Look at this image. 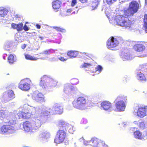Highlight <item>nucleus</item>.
<instances>
[{
    "instance_id": "f257e3e1",
    "label": "nucleus",
    "mask_w": 147,
    "mask_h": 147,
    "mask_svg": "<svg viewBox=\"0 0 147 147\" xmlns=\"http://www.w3.org/2000/svg\"><path fill=\"white\" fill-rule=\"evenodd\" d=\"M17 118L13 117L9 120L7 123L3 125L0 128L1 132L2 134H10L13 132L14 129L13 125L16 123Z\"/></svg>"
},
{
    "instance_id": "f03ea898",
    "label": "nucleus",
    "mask_w": 147,
    "mask_h": 147,
    "mask_svg": "<svg viewBox=\"0 0 147 147\" xmlns=\"http://www.w3.org/2000/svg\"><path fill=\"white\" fill-rule=\"evenodd\" d=\"M116 21L117 23L119 26L124 27L126 29L131 28L133 25V21L123 15H119L116 16Z\"/></svg>"
},
{
    "instance_id": "7ed1b4c3",
    "label": "nucleus",
    "mask_w": 147,
    "mask_h": 147,
    "mask_svg": "<svg viewBox=\"0 0 147 147\" xmlns=\"http://www.w3.org/2000/svg\"><path fill=\"white\" fill-rule=\"evenodd\" d=\"M139 8V4L137 1H132L129 3L128 8L124 11V14L127 17L132 16L138 12Z\"/></svg>"
},
{
    "instance_id": "20e7f679",
    "label": "nucleus",
    "mask_w": 147,
    "mask_h": 147,
    "mask_svg": "<svg viewBox=\"0 0 147 147\" xmlns=\"http://www.w3.org/2000/svg\"><path fill=\"white\" fill-rule=\"evenodd\" d=\"M127 100L126 97L124 96L119 95L117 97L115 101V109L116 111L121 112L124 111L126 107L125 105L124 101L121 100L125 102Z\"/></svg>"
},
{
    "instance_id": "39448f33",
    "label": "nucleus",
    "mask_w": 147,
    "mask_h": 147,
    "mask_svg": "<svg viewBox=\"0 0 147 147\" xmlns=\"http://www.w3.org/2000/svg\"><path fill=\"white\" fill-rule=\"evenodd\" d=\"M53 110L50 108L42 112L44 116H48L50 114H61L63 112V108L60 105L56 104L53 108Z\"/></svg>"
},
{
    "instance_id": "423d86ee",
    "label": "nucleus",
    "mask_w": 147,
    "mask_h": 147,
    "mask_svg": "<svg viewBox=\"0 0 147 147\" xmlns=\"http://www.w3.org/2000/svg\"><path fill=\"white\" fill-rule=\"evenodd\" d=\"M65 130L59 129L57 132L55 138L54 142L56 144H60L63 143L66 137V128Z\"/></svg>"
},
{
    "instance_id": "0eeeda50",
    "label": "nucleus",
    "mask_w": 147,
    "mask_h": 147,
    "mask_svg": "<svg viewBox=\"0 0 147 147\" xmlns=\"http://www.w3.org/2000/svg\"><path fill=\"white\" fill-rule=\"evenodd\" d=\"M86 103V98L84 97L80 96L76 100H74L72 104L74 107L83 110L84 109Z\"/></svg>"
},
{
    "instance_id": "6e6552de",
    "label": "nucleus",
    "mask_w": 147,
    "mask_h": 147,
    "mask_svg": "<svg viewBox=\"0 0 147 147\" xmlns=\"http://www.w3.org/2000/svg\"><path fill=\"white\" fill-rule=\"evenodd\" d=\"M121 40V38L119 37H114L111 36L107 41V47L109 49L112 50L113 48L117 46Z\"/></svg>"
},
{
    "instance_id": "1a4fd4ad",
    "label": "nucleus",
    "mask_w": 147,
    "mask_h": 147,
    "mask_svg": "<svg viewBox=\"0 0 147 147\" xmlns=\"http://www.w3.org/2000/svg\"><path fill=\"white\" fill-rule=\"evenodd\" d=\"M144 43L143 42H138L133 46V49L135 51L143 53L142 56L144 57L147 56V49H145Z\"/></svg>"
},
{
    "instance_id": "9d476101",
    "label": "nucleus",
    "mask_w": 147,
    "mask_h": 147,
    "mask_svg": "<svg viewBox=\"0 0 147 147\" xmlns=\"http://www.w3.org/2000/svg\"><path fill=\"white\" fill-rule=\"evenodd\" d=\"M31 81L29 79H24L20 82L19 88L22 90H28L30 88Z\"/></svg>"
},
{
    "instance_id": "9b49d317",
    "label": "nucleus",
    "mask_w": 147,
    "mask_h": 147,
    "mask_svg": "<svg viewBox=\"0 0 147 147\" xmlns=\"http://www.w3.org/2000/svg\"><path fill=\"white\" fill-rule=\"evenodd\" d=\"M91 146L94 147H108L104 142L101 141L100 140L95 137H92L91 139Z\"/></svg>"
},
{
    "instance_id": "f8f14e48",
    "label": "nucleus",
    "mask_w": 147,
    "mask_h": 147,
    "mask_svg": "<svg viewBox=\"0 0 147 147\" xmlns=\"http://www.w3.org/2000/svg\"><path fill=\"white\" fill-rule=\"evenodd\" d=\"M67 55L70 58H75L77 56H78L79 57L83 58H86V56H88L86 53H82L79 52L77 51H68L67 53Z\"/></svg>"
},
{
    "instance_id": "ddd939ff",
    "label": "nucleus",
    "mask_w": 147,
    "mask_h": 147,
    "mask_svg": "<svg viewBox=\"0 0 147 147\" xmlns=\"http://www.w3.org/2000/svg\"><path fill=\"white\" fill-rule=\"evenodd\" d=\"M137 116L142 118L147 115V106L140 107L138 108L137 112Z\"/></svg>"
},
{
    "instance_id": "4468645a",
    "label": "nucleus",
    "mask_w": 147,
    "mask_h": 147,
    "mask_svg": "<svg viewBox=\"0 0 147 147\" xmlns=\"http://www.w3.org/2000/svg\"><path fill=\"white\" fill-rule=\"evenodd\" d=\"M33 99L37 102H42L45 101V97L42 93L38 92L34 94L32 97Z\"/></svg>"
},
{
    "instance_id": "2eb2a0df",
    "label": "nucleus",
    "mask_w": 147,
    "mask_h": 147,
    "mask_svg": "<svg viewBox=\"0 0 147 147\" xmlns=\"http://www.w3.org/2000/svg\"><path fill=\"white\" fill-rule=\"evenodd\" d=\"M31 113H25L24 112L19 111L17 113L19 119H29L31 116Z\"/></svg>"
},
{
    "instance_id": "dca6fc26",
    "label": "nucleus",
    "mask_w": 147,
    "mask_h": 147,
    "mask_svg": "<svg viewBox=\"0 0 147 147\" xmlns=\"http://www.w3.org/2000/svg\"><path fill=\"white\" fill-rule=\"evenodd\" d=\"M101 107L105 110L110 111L112 108L111 103L109 101H104L101 104Z\"/></svg>"
},
{
    "instance_id": "f3484780",
    "label": "nucleus",
    "mask_w": 147,
    "mask_h": 147,
    "mask_svg": "<svg viewBox=\"0 0 147 147\" xmlns=\"http://www.w3.org/2000/svg\"><path fill=\"white\" fill-rule=\"evenodd\" d=\"M62 3L59 0H55L52 2V6L53 9L58 11L61 6Z\"/></svg>"
},
{
    "instance_id": "a211bd4d",
    "label": "nucleus",
    "mask_w": 147,
    "mask_h": 147,
    "mask_svg": "<svg viewBox=\"0 0 147 147\" xmlns=\"http://www.w3.org/2000/svg\"><path fill=\"white\" fill-rule=\"evenodd\" d=\"M23 126L24 130L27 132L30 131L32 128L31 123L28 121L23 122Z\"/></svg>"
},
{
    "instance_id": "6ab92c4d",
    "label": "nucleus",
    "mask_w": 147,
    "mask_h": 147,
    "mask_svg": "<svg viewBox=\"0 0 147 147\" xmlns=\"http://www.w3.org/2000/svg\"><path fill=\"white\" fill-rule=\"evenodd\" d=\"M49 78L46 76H44L41 78L40 85L42 88H45L46 86V82L49 80Z\"/></svg>"
},
{
    "instance_id": "aec40b11",
    "label": "nucleus",
    "mask_w": 147,
    "mask_h": 147,
    "mask_svg": "<svg viewBox=\"0 0 147 147\" xmlns=\"http://www.w3.org/2000/svg\"><path fill=\"white\" fill-rule=\"evenodd\" d=\"M134 134L135 138L141 140L143 139L144 137L142 133L139 131H135L134 132Z\"/></svg>"
},
{
    "instance_id": "412c9836",
    "label": "nucleus",
    "mask_w": 147,
    "mask_h": 147,
    "mask_svg": "<svg viewBox=\"0 0 147 147\" xmlns=\"http://www.w3.org/2000/svg\"><path fill=\"white\" fill-rule=\"evenodd\" d=\"M137 78L139 80L142 81H147V77L146 76L142 73H139L137 74Z\"/></svg>"
},
{
    "instance_id": "4be33fe9",
    "label": "nucleus",
    "mask_w": 147,
    "mask_h": 147,
    "mask_svg": "<svg viewBox=\"0 0 147 147\" xmlns=\"http://www.w3.org/2000/svg\"><path fill=\"white\" fill-rule=\"evenodd\" d=\"M8 12L7 9L3 7H0V16L4 17L6 16Z\"/></svg>"
},
{
    "instance_id": "5701e85b",
    "label": "nucleus",
    "mask_w": 147,
    "mask_h": 147,
    "mask_svg": "<svg viewBox=\"0 0 147 147\" xmlns=\"http://www.w3.org/2000/svg\"><path fill=\"white\" fill-rule=\"evenodd\" d=\"M8 62L10 64H13L16 62V59L13 55L10 54L8 57Z\"/></svg>"
},
{
    "instance_id": "b1692460",
    "label": "nucleus",
    "mask_w": 147,
    "mask_h": 147,
    "mask_svg": "<svg viewBox=\"0 0 147 147\" xmlns=\"http://www.w3.org/2000/svg\"><path fill=\"white\" fill-rule=\"evenodd\" d=\"M144 26L146 32H147V14L144 15V18L143 19Z\"/></svg>"
},
{
    "instance_id": "393cba45",
    "label": "nucleus",
    "mask_w": 147,
    "mask_h": 147,
    "mask_svg": "<svg viewBox=\"0 0 147 147\" xmlns=\"http://www.w3.org/2000/svg\"><path fill=\"white\" fill-rule=\"evenodd\" d=\"M25 58L29 60L34 61L37 60L38 58L32 57V56L27 54L25 55Z\"/></svg>"
},
{
    "instance_id": "a878e982",
    "label": "nucleus",
    "mask_w": 147,
    "mask_h": 147,
    "mask_svg": "<svg viewBox=\"0 0 147 147\" xmlns=\"http://www.w3.org/2000/svg\"><path fill=\"white\" fill-rule=\"evenodd\" d=\"M53 28L55 29L58 32H66V30L65 29L60 27L54 26L53 27Z\"/></svg>"
},
{
    "instance_id": "bb28decb",
    "label": "nucleus",
    "mask_w": 147,
    "mask_h": 147,
    "mask_svg": "<svg viewBox=\"0 0 147 147\" xmlns=\"http://www.w3.org/2000/svg\"><path fill=\"white\" fill-rule=\"evenodd\" d=\"M8 112L6 110H0V117H5L7 115Z\"/></svg>"
},
{
    "instance_id": "cd10ccee",
    "label": "nucleus",
    "mask_w": 147,
    "mask_h": 147,
    "mask_svg": "<svg viewBox=\"0 0 147 147\" xmlns=\"http://www.w3.org/2000/svg\"><path fill=\"white\" fill-rule=\"evenodd\" d=\"M58 124L59 126L60 127H65L67 126V123L63 120L59 121Z\"/></svg>"
},
{
    "instance_id": "c85d7f7f",
    "label": "nucleus",
    "mask_w": 147,
    "mask_h": 147,
    "mask_svg": "<svg viewBox=\"0 0 147 147\" xmlns=\"http://www.w3.org/2000/svg\"><path fill=\"white\" fill-rule=\"evenodd\" d=\"M17 28L16 30L18 31H22L23 29V24L22 23H21L17 24Z\"/></svg>"
},
{
    "instance_id": "c756f323",
    "label": "nucleus",
    "mask_w": 147,
    "mask_h": 147,
    "mask_svg": "<svg viewBox=\"0 0 147 147\" xmlns=\"http://www.w3.org/2000/svg\"><path fill=\"white\" fill-rule=\"evenodd\" d=\"M14 94L13 91L12 90H9L8 92V96L9 98H13L14 97Z\"/></svg>"
},
{
    "instance_id": "7c9ffc66",
    "label": "nucleus",
    "mask_w": 147,
    "mask_h": 147,
    "mask_svg": "<svg viewBox=\"0 0 147 147\" xmlns=\"http://www.w3.org/2000/svg\"><path fill=\"white\" fill-rule=\"evenodd\" d=\"M54 52L53 50L51 49L45 51L43 52V53L46 55H49L52 53Z\"/></svg>"
},
{
    "instance_id": "2f4dec72",
    "label": "nucleus",
    "mask_w": 147,
    "mask_h": 147,
    "mask_svg": "<svg viewBox=\"0 0 147 147\" xmlns=\"http://www.w3.org/2000/svg\"><path fill=\"white\" fill-rule=\"evenodd\" d=\"M98 2L97 1H93L92 2L91 6L93 9L96 8L98 6Z\"/></svg>"
},
{
    "instance_id": "473e14b6",
    "label": "nucleus",
    "mask_w": 147,
    "mask_h": 147,
    "mask_svg": "<svg viewBox=\"0 0 147 147\" xmlns=\"http://www.w3.org/2000/svg\"><path fill=\"white\" fill-rule=\"evenodd\" d=\"M81 139L83 140V143L85 145H90L91 146V140L89 141H86L83 138H81Z\"/></svg>"
},
{
    "instance_id": "72a5a7b5",
    "label": "nucleus",
    "mask_w": 147,
    "mask_h": 147,
    "mask_svg": "<svg viewBox=\"0 0 147 147\" xmlns=\"http://www.w3.org/2000/svg\"><path fill=\"white\" fill-rule=\"evenodd\" d=\"M138 126L140 128L144 129L145 127V125L144 122L143 121L140 122Z\"/></svg>"
},
{
    "instance_id": "f704fd0d",
    "label": "nucleus",
    "mask_w": 147,
    "mask_h": 147,
    "mask_svg": "<svg viewBox=\"0 0 147 147\" xmlns=\"http://www.w3.org/2000/svg\"><path fill=\"white\" fill-rule=\"evenodd\" d=\"M42 137L44 138H49L50 136V134L48 133L44 132L42 134Z\"/></svg>"
},
{
    "instance_id": "c9c22d12",
    "label": "nucleus",
    "mask_w": 147,
    "mask_h": 147,
    "mask_svg": "<svg viewBox=\"0 0 147 147\" xmlns=\"http://www.w3.org/2000/svg\"><path fill=\"white\" fill-rule=\"evenodd\" d=\"M92 65L89 63H84L82 65V67H87L89 66H90Z\"/></svg>"
},
{
    "instance_id": "e433bc0d",
    "label": "nucleus",
    "mask_w": 147,
    "mask_h": 147,
    "mask_svg": "<svg viewBox=\"0 0 147 147\" xmlns=\"http://www.w3.org/2000/svg\"><path fill=\"white\" fill-rule=\"evenodd\" d=\"M78 80L76 78H74L72 80V82L73 84L76 85L78 83Z\"/></svg>"
},
{
    "instance_id": "4c0bfd02",
    "label": "nucleus",
    "mask_w": 147,
    "mask_h": 147,
    "mask_svg": "<svg viewBox=\"0 0 147 147\" xmlns=\"http://www.w3.org/2000/svg\"><path fill=\"white\" fill-rule=\"evenodd\" d=\"M117 0H106L107 3L109 5L112 4Z\"/></svg>"
},
{
    "instance_id": "58836bf2",
    "label": "nucleus",
    "mask_w": 147,
    "mask_h": 147,
    "mask_svg": "<svg viewBox=\"0 0 147 147\" xmlns=\"http://www.w3.org/2000/svg\"><path fill=\"white\" fill-rule=\"evenodd\" d=\"M72 10V9L71 8L67 9L66 11V13H65V15L66 16H67L70 14Z\"/></svg>"
},
{
    "instance_id": "ea45409f",
    "label": "nucleus",
    "mask_w": 147,
    "mask_h": 147,
    "mask_svg": "<svg viewBox=\"0 0 147 147\" xmlns=\"http://www.w3.org/2000/svg\"><path fill=\"white\" fill-rule=\"evenodd\" d=\"M102 67L100 65H98L95 68V70L96 71H98L99 72H101L102 70Z\"/></svg>"
},
{
    "instance_id": "a19ab883",
    "label": "nucleus",
    "mask_w": 147,
    "mask_h": 147,
    "mask_svg": "<svg viewBox=\"0 0 147 147\" xmlns=\"http://www.w3.org/2000/svg\"><path fill=\"white\" fill-rule=\"evenodd\" d=\"M35 126L37 128H38L40 126V123L39 121L37 120V121L35 122Z\"/></svg>"
},
{
    "instance_id": "79ce46f5",
    "label": "nucleus",
    "mask_w": 147,
    "mask_h": 147,
    "mask_svg": "<svg viewBox=\"0 0 147 147\" xmlns=\"http://www.w3.org/2000/svg\"><path fill=\"white\" fill-rule=\"evenodd\" d=\"M77 3V1L76 0H72L71 3V6L74 7Z\"/></svg>"
},
{
    "instance_id": "37998d69",
    "label": "nucleus",
    "mask_w": 147,
    "mask_h": 147,
    "mask_svg": "<svg viewBox=\"0 0 147 147\" xmlns=\"http://www.w3.org/2000/svg\"><path fill=\"white\" fill-rule=\"evenodd\" d=\"M17 24L15 23H12L11 24V27L12 28H13L14 29H17Z\"/></svg>"
},
{
    "instance_id": "c03bdc74",
    "label": "nucleus",
    "mask_w": 147,
    "mask_h": 147,
    "mask_svg": "<svg viewBox=\"0 0 147 147\" xmlns=\"http://www.w3.org/2000/svg\"><path fill=\"white\" fill-rule=\"evenodd\" d=\"M23 29L25 31H28L29 29L28 27L26 25H25L24 26H23Z\"/></svg>"
},
{
    "instance_id": "a18cd8bd",
    "label": "nucleus",
    "mask_w": 147,
    "mask_h": 147,
    "mask_svg": "<svg viewBox=\"0 0 147 147\" xmlns=\"http://www.w3.org/2000/svg\"><path fill=\"white\" fill-rule=\"evenodd\" d=\"M82 3H87L88 2V0H78Z\"/></svg>"
},
{
    "instance_id": "49530a36",
    "label": "nucleus",
    "mask_w": 147,
    "mask_h": 147,
    "mask_svg": "<svg viewBox=\"0 0 147 147\" xmlns=\"http://www.w3.org/2000/svg\"><path fill=\"white\" fill-rule=\"evenodd\" d=\"M59 59L61 61H65L67 60V59H65L63 57H62L59 58Z\"/></svg>"
},
{
    "instance_id": "de8ad7c7",
    "label": "nucleus",
    "mask_w": 147,
    "mask_h": 147,
    "mask_svg": "<svg viewBox=\"0 0 147 147\" xmlns=\"http://www.w3.org/2000/svg\"><path fill=\"white\" fill-rule=\"evenodd\" d=\"M69 132L71 134H73V129L71 127L69 129Z\"/></svg>"
},
{
    "instance_id": "09e8293b",
    "label": "nucleus",
    "mask_w": 147,
    "mask_h": 147,
    "mask_svg": "<svg viewBox=\"0 0 147 147\" xmlns=\"http://www.w3.org/2000/svg\"><path fill=\"white\" fill-rule=\"evenodd\" d=\"M26 45L25 44H24L22 46L21 48L22 49H24L26 48Z\"/></svg>"
},
{
    "instance_id": "8fccbe9b",
    "label": "nucleus",
    "mask_w": 147,
    "mask_h": 147,
    "mask_svg": "<svg viewBox=\"0 0 147 147\" xmlns=\"http://www.w3.org/2000/svg\"><path fill=\"white\" fill-rule=\"evenodd\" d=\"M36 26L38 29H40V26L38 24H36Z\"/></svg>"
},
{
    "instance_id": "3c124183",
    "label": "nucleus",
    "mask_w": 147,
    "mask_h": 147,
    "mask_svg": "<svg viewBox=\"0 0 147 147\" xmlns=\"http://www.w3.org/2000/svg\"><path fill=\"white\" fill-rule=\"evenodd\" d=\"M15 17L17 18H20L21 17L20 15L17 14L16 15Z\"/></svg>"
},
{
    "instance_id": "603ef678",
    "label": "nucleus",
    "mask_w": 147,
    "mask_h": 147,
    "mask_svg": "<svg viewBox=\"0 0 147 147\" xmlns=\"http://www.w3.org/2000/svg\"><path fill=\"white\" fill-rule=\"evenodd\" d=\"M39 38L40 39V40H42L44 39V37L42 36H39Z\"/></svg>"
},
{
    "instance_id": "864d4df0",
    "label": "nucleus",
    "mask_w": 147,
    "mask_h": 147,
    "mask_svg": "<svg viewBox=\"0 0 147 147\" xmlns=\"http://www.w3.org/2000/svg\"><path fill=\"white\" fill-rule=\"evenodd\" d=\"M145 4L147 6V0H145Z\"/></svg>"
},
{
    "instance_id": "5fc2aeb1",
    "label": "nucleus",
    "mask_w": 147,
    "mask_h": 147,
    "mask_svg": "<svg viewBox=\"0 0 147 147\" xmlns=\"http://www.w3.org/2000/svg\"><path fill=\"white\" fill-rule=\"evenodd\" d=\"M134 123L135 124H138V121H134Z\"/></svg>"
},
{
    "instance_id": "6e6d98bb",
    "label": "nucleus",
    "mask_w": 147,
    "mask_h": 147,
    "mask_svg": "<svg viewBox=\"0 0 147 147\" xmlns=\"http://www.w3.org/2000/svg\"><path fill=\"white\" fill-rule=\"evenodd\" d=\"M3 59H5V56H4L3 57Z\"/></svg>"
},
{
    "instance_id": "4d7b16f0",
    "label": "nucleus",
    "mask_w": 147,
    "mask_h": 147,
    "mask_svg": "<svg viewBox=\"0 0 147 147\" xmlns=\"http://www.w3.org/2000/svg\"><path fill=\"white\" fill-rule=\"evenodd\" d=\"M75 13V12H73L72 13V14L73 13Z\"/></svg>"
}]
</instances>
